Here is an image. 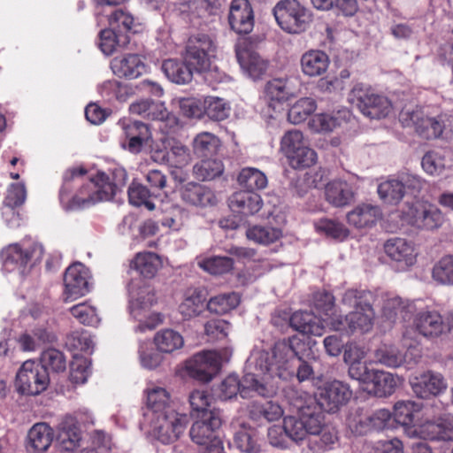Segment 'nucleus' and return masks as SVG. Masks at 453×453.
<instances>
[{
  "mask_svg": "<svg viewBox=\"0 0 453 453\" xmlns=\"http://www.w3.org/2000/svg\"><path fill=\"white\" fill-rule=\"evenodd\" d=\"M288 397L290 404L298 411V418L288 416L283 419V430L288 437L299 442L309 435L319 434L325 427V420L315 399L296 390H290Z\"/></svg>",
  "mask_w": 453,
  "mask_h": 453,
  "instance_id": "obj_3",
  "label": "nucleus"
},
{
  "mask_svg": "<svg viewBox=\"0 0 453 453\" xmlns=\"http://www.w3.org/2000/svg\"><path fill=\"white\" fill-rule=\"evenodd\" d=\"M369 418V413L357 408L349 412L346 419V424L353 434L363 435L371 431V423Z\"/></svg>",
  "mask_w": 453,
  "mask_h": 453,
  "instance_id": "obj_62",
  "label": "nucleus"
},
{
  "mask_svg": "<svg viewBox=\"0 0 453 453\" xmlns=\"http://www.w3.org/2000/svg\"><path fill=\"white\" fill-rule=\"evenodd\" d=\"M162 265L161 257L150 251L137 253L130 262V267L147 279L153 278Z\"/></svg>",
  "mask_w": 453,
  "mask_h": 453,
  "instance_id": "obj_42",
  "label": "nucleus"
},
{
  "mask_svg": "<svg viewBox=\"0 0 453 453\" xmlns=\"http://www.w3.org/2000/svg\"><path fill=\"white\" fill-rule=\"evenodd\" d=\"M230 355L228 349L201 351L185 362L184 370L189 377L209 382L219 372L222 363L229 359Z\"/></svg>",
  "mask_w": 453,
  "mask_h": 453,
  "instance_id": "obj_11",
  "label": "nucleus"
},
{
  "mask_svg": "<svg viewBox=\"0 0 453 453\" xmlns=\"http://www.w3.org/2000/svg\"><path fill=\"white\" fill-rule=\"evenodd\" d=\"M453 153L450 150H437L426 152L421 161L423 170L429 175L439 176L450 167Z\"/></svg>",
  "mask_w": 453,
  "mask_h": 453,
  "instance_id": "obj_39",
  "label": "nucleus"
},
{
  "mask_svg": "<svg viewBox=\"0 0 453 453\" xmlns=\"http://www.w3.org/2000/svg\"><path fill=\"white\" fill-rule=\"evenodd\" d=\"M219 146V139L210 132H201L192 141L193 152L199 157H211L218 151Z\"/></svg>",
  "mask_w": 453,
  "mask_h": 453,
  "instance_id": "obj_49",
  "label": "nucleus"
},
{
  "mask_svg": "<svg viewBox=\"0 0 453 453\" xmlns=\"http://www.w3.org/2000/svg\"><path fill=\"white\" fill-rule=\"evenodd\" d=\"M348 113L346 111H339L336 113L315 114L310 119L308 127L314 133L333 132L342 124Z\"/></svg>",
  "mask_w": 453,
  "mask_h": 453,
  "instance_id": "obj_44",
  "label": "nucleus"
},
{
  "mask_svg": "<svg viewBox=\"0 0 453 453\" xmlns=\"http://www.w3.org/2000/svg\"><path fill=\"white\" fill-rule=\"evenodd\" d=\"M83 440L79 420L73 416L65 417L58 426L57 442L63 451H73L79 448Z\"/></svg>",
  "mask_w": 453,
  "mask_h": 453,
  "instance_id": "obj_27",
  "label": "nucleus"
},
{
  "mask_svg": "<svg viewBox=\"0 0 453 453\" xmlns=\"http://www.w3.org/2000/svg\"><path fill=\"white\" fill-rule=\"evenodd\" d=\"M238 184L246 188V191L264 189L267 186V178L260 170L253 167H245L241 170L237 177Z\"/></svg>",
  "mask_w": 453,
  "mask_h": 453,
  "instance_id": "obj_54",
  "label": "nucleus"
},
{
  "mask_svg": "<svg viewBox=\"0 0 453 453\" xmlns=\"http://www.w3.org/2000/svg\"><path fill=\"white\" fill-rule=\"evenodd\" d=\"M393 415L395 420L404 426L408 436L411 428L418 427L423 423L420 422L423 418L422 404L414 401H398L394 406Z\"/></svg>",
  "mask_w": 453,
  "mask_h": 453,
  "instance_id": "obj_30",
  "label": "nucleus"
},
{
  "mask_svg": "<svg viewBox=\"0 0 453 453\" xmlns=\"http://www.w3.org/2000/svg\"><path fill=\"white\" fill-rule=\"evenodd\" d=\"M197 265L211 275H222L233 270L234 260L220 256L200 257L197 258Z\"/></svg>",
  "mask_w": 453,
  "mask_h": 453,
  "instance_id": "obj_52",
  "label": "nucleus"
},
{
  "mask_svg": "<svg viewBox=\"0 0 453 453\" xmlns=\"http://www.w3.org/2000/svg\"><path fill=\"white\" fill-rule=\"evenodd\" d=\"M111 67L119 77L135 79L146 72V65L137 54L116 57L111 60Z\"/></svg>",
  "mask_w": 453,
  "mask_h": 453,
  "instance_id": "obj_35",
  "label": "nucleus"
},
{
  "mask_svg": "<svg viewBox=\"0 0 453 453\" xmlns=\"http://www.w3.org/2000/svg\"><path fill=\"white\" fill-rule=\"evenodd\" d=\"M85 173L83 167L72 168L65 173V186L59 195L60 203L65 210L86 209L97 203L109 201L127 180V173L122 167L114 168L111 177L103 172H97L95 175L91 174L88 181L82 183L74 196H70L65 188L67 182L82 176Z\"/></svg>",
  "mask_w": 453,
  "mask_h": 453,
  "instance_id": "obj_2",
  "label": "nucleus"
},
{
  "mask_svg": "<svg viewBox=\"0 0 453 453\" xmlns=\"http://www.w3.org/2000/svg\"><path fill=\"white\" fill-rule=\"evenodd\" d=\"M300 70L303 76L317 78L324 75L330 65L329 56L321 50H306L300 57Z\"/></svg>",
  "mask_w": 453,
  "mask_h": 453,
  "instance_id": "obj_28",
  "label": "nucleus"
},
{
  "mask_svg": "<svg viewBox=\"0 0 453 453\" xmlns=\"http://www.w3.org/2000/svg\"><path fill=\"white\" fill-rule=\"evenodd\" d=\"M89 270L81 263H73L65 273L64 299L65 302L76 300L89 292Z\"/></svg>",
  "mask_w": 453,
  "mask_h": 453,
  "instance_id": "obj_16",
  "label": "nucleus"
},
{
  "mask_svg": "<svg viewBox=\"0 0 453 453\" xmlns=\"http://www.w3.org/2000/svg\"><path fill=\"white\" fill-rule=\"evenodd\" d=\"M250 413L255 419L263 418L271 422L280 419L284 412L280 404L273 401H268L264 403H254L250 406Z\"/></svg>",
  "mask_w": 453,
  "mask_h": 453,
  "instance_id": "obj_61",
  "label": "nucleus"
},
{
  "mask_svg": "<svg viewBox=\"0 0 453 453\" xmlns=\"http://www.w3.org/2000/svg\"><path fill=\"white\" fill-rule=\"evenodd\" d=\"M119 125L121 127L125 137L120 142L121 147L132 153L140 152L142 145L151 138L149 127L140 121L122 119Z\"/></svg>",
  "mask_w": 453,
  "mask_h": 453,
  "instance_id": "obj_24",
  "label": "nucleus"
},
{
  "mask_svg": "<svg viewBox=\"0 0 453 453\" xmlns=\"http://www.w3.org/2000/svg\"><path fill=\"white\" fill-rule=\"evenodd\" d=\"M399 119L403 127H413L426 139L437 138L443 132L453 133V116L441 114L431 117L425 109L418 106H405L399 114Z\"/></svg>",
  "mask_w": 453,
  "mask_h": 453,
  "instance_id": "obj_5",
  "label": "nucleus"
},
{
  "mask_svg": "<svg viewBox=\"0 0 453 453\" xmlns=\"http://www.w3.org/2000/svg\"><path fill=\"white\" fill-rule=\"evenodd\" d=\"M372 295L370 291L349 289L342 299V303L354 311L344 319L339 317L332 320L330 326L334 331L352 334L355 332L365 333L372 327L374 311L371 304Z\"/></svg>",
  "mask_w": 453,
  "mask_h": 453,
  "instance_id": "obj_4",
  "label": "nucleus"
},
{
  "mask_svg": "<svg viewBox=\"0 0 453 453\" xmlns=\"http://www.w3.org/2000/svg\"><path fill=\"white\" fill-rule=\"evenodd\" d=\"M165 149V152H156V160L174 168H183L191 163V150L180 141L174 139L169 140Z\"/></svg>",
  "mask_w": 453,
  "mask_h": 453,
  "instance_id": "obj_29",
  "label": "nucleus"
},
{
  "mask_svg": "<svg viewBox=\"0 0 453 453\" xmlns=\"http://www.w3.org/2000/svg\"><path fill=\"white\" fill-rule=\"evenodd\" d=\"M153 342L160 353H173L181 349L184 345L183 336L173 329L158 331L155 334Z\"/></svg>",
  "mask_w": 453,
  "mask_h": 453,
  "instance_id": "obj_48",
  "label": "nucleus"
},
{
  "mask_svg": "<svg viewBox=\"0 0 453 453\" xmlns=\"http://www.w3.org/2000/svg\"><path fill=\"white\" fill-rule=\"evenodd\" d=\"M313 305L316 312L319 315V319L326 323V326H330L332 320H336L337 318H334V298L331 293L321 291L317 292L313 297Z\"/></svg>",
  "mask_w": 453,
  "mask_h": 453,
  "instance_id": "obj_56",
  "label": "nucleus"
},
{
  "mask_svg": "<svg viewBox=\"0 0 453 453\" xmlns=\"http://www.w3.org/2000/svg\"><path fill=\"white\" fill-rule=\"evenodd\" d=\"M222 423L219 410L205 411L196 416V421L190 428V437L197 445H203L208 441L218 437L217 431Z\"/></svg>",
  "mask_w": 453,
  "mask_h": 453,
  "instance_id": "obj_20",
  "label": "nucleus"
},
{
  "mask_svg": "<svg viewBox=\"0 0 453 453\" xmlns=\"http://www.w3.org/2000/svg\"><path fill=\"white\" fill-rule=\"evenodd\" d=\"M282 230L272 226H252L246 231V236L250 241L257 244L269 245L279 241L282 237Z\"/></svg>",
  "mask_w": 453,
  "mask_h": 453,
  "instance_id": "obj_51",
  "label": "nucleus"
},
{
  "mask_svg": "<svg viewBox=\"0 0 453 453\" xmlns=\"http://www.w3.org/2000/svg\"><path fill=\"white\" fill-rule=\"evenodd\" d=\"M233 443L244 453H259L261 451L257 433L250 427H241L234 434Z\"/></svg>",
  "mask_w": 453,
  "mask_h": 453,
  "instance_id": "obj_55",
  "label": "nucleus"
},
{
  "mask_svg": "<svg viewBox=\"0 0 453 453\" xmlns=\"http://www.w3.org/2000/svg\"><path fill=\"white\" fill-rule=\"evenodd\" d=\"M351 397L352 391L348 384L334 380L319 388L318 404L326 411L334 412Z\"/></svg>",
  "mask_w": 453,
  "mask_h": 453,
  "instance_id": "obj_18",
  "label": "nucleus"
},
{
  "mask_svg": "<svg viewBox=\"0 0 453 453\" xmlns=\"http://www.w3.org/2000/svg\"><path fill=\"white\" fill-rule=\"evenodd\" d=\"M386 254L399 270L405 271L417 261L418 251L412 242L403 238H391L384 244Z\"/></svg>",
  "mask_w": 453,
  "mask_h": 453,
  "instance_id": "obj_21",
  "label": "nucleus"
},
{
  "mask_svg": "<svg viewBox=\"0 0 453 453\" xmlns=\"http://www.w3.org/2000/svg\"><path fill=\"white\" fill-rule=\"evenodd\" d=\"M42 254L43 248L40 244L22 246L13 243L2 251L3 264L7 271H17L19 274L24 275L33 262L42 259Z\"/></svg>",
  "mask_w": 453,
  "mask_h": 453,
  "instance_id": "obj_14",
  "label": "nucleus"
},
{
  "mask_svg": "<svg viewBox=\"0 0 453 453\" xmlns=\"http://www.w3.org/2000/svg\"><path fill=\"white\" fill-rule=\"evenodd\" d=\"M162 71L172 82L177 84L188 83L193 76V70L188 64L174 59L164 61Z\"/></svg>",
  "mask_w": 453,
  "mask_h": 453,
  "instance_id": "obj_50",
  "label": "nucleus"
},
{
  "mask_svg": "<svg viewBox=\"0 0 453 453\" xmlns=\"http://www.w3.org/2000/svg\"><path fill=\"white\" fill-rule=\"evenodd\" d=\"M50 382L47 368L40 363L27 360L16 374V390L27 395H36L43 392Z\"/></svg>",
  "mask_w": 453,
  "mask_h": 453,
  "instance_id": "obj_12",
  "label": "nucleus"
},
{
  "mask_svg": "<svg viewBox=\"0 0 453 453\" xmlns=\"http://www.w3.org/2000/svg\"><path fill=\"white\" fill-rule=\"evenodd\" d=\"M326 200L334 207H345L355 199L352 186L345 180H334L325 188Z\"/></svg>",
  "mask_w": 453,
  "mask_h": 453,
  "instance_id": "obj_38",
  "label": "nucleus"
},
{
  "mask_svg": "<svg viewBox=\"0 0 453 453\" xmlns=\"http://www.w3.org/2000/svg\"><path fill=\"white\" fill-rule=\"evenodd\" d=\"M416 310L417 305L414 302L404 301L399 296H391L384 301L382 315L386 319L395 322L399 317L405 319Z\"/></svg>",
  "mask_w": 453,
  "mask_h": 453,
  "instance_id": "obj_45",
  "label": "nucleus"
},
{
  "mask_svg": "<svg viewBox=\"0 0 453 453\" xmlns=\"http://www.w3.org/2000/svg\"><path fill=\"white\" fill-rule=\"evenodd\" d=\"M349 102L365 117L380 119L393 111L392 102L384 95L375 93L364 84H357L348 96Z\"/></svg>",
  "mask_w": 453,
  "mask_h": 453,
  "instance_id": "obj_8",
  "label": "nucleus"
},
{
  "mask_svg": "<svg viewBox=\"0 0 453 453\" xmlns=\"http://www.w3.org/2000/svg\"><path fill=\"white\" fill-rule=\"evenodd\" d=\"M147 412L146 418L174 409L170 392L164 387L150 384L145 389Z\"/></svg>",
  "mask_w": 453,
  "mask_h": 453,
  "instance_id": "obj_33",
  "label": "nucleus"
},
{
  "mask_svg": "<svg viewBox=\"0 0 453 453\" xmlns=\"http://www.w3.org/2000/svg\"><path fill=\"white\" fill-rule=\"evenodd\" d=\"M27 448L35 452L46 451L53 440V430L46 423H36L29 430Z\"/></svg>",
  "mask_w": 453,
  "mask_h": 453,
  "instance_id": "obj_43",
  "label": "nucleus"
},
{
  "mask_svg": "<svg viewBox=\"0 0 453 453\" xmlns=\"http://www.w3.org/2000/svg\"><path fill=\"white\" fill-rule=\"evenodd\" d=\"M150 436L163 444L176 441L184 433L188 424L186 414L175 409H167L165 412L147 418Z\"/></svg>",
  "mask_w": 453,
  "mask_h": 453,
  "instance_id": "obj_7",
  "label": "nucleus"
},
{
  "mask_svg": "<svg viewBox=\"0 0 453 453\" xmlns=\"http://www.w3.org/2000/svg\"><path fill=\"white\" fill-rule=\"evenodd\" d=\"M400 381L399 377L394 374L380 370H374L369 383L372 384L371 390L379 397H383L392 395Z\"/></svg>",
  "mask_w": 453,
  "mask_h": 453,
  "instance_id": "obj_46",
  "label": "nucleus"
},
{
  "mask_svg": "<svg viewBox=\"0 0 453 453\" xmlns=\"http://www.w3.org/2000/svg\"><path fill=\"white\" fill-rule=\"evenodd\" d=\"M181 200L194 206L205 207L216 203V196L214 193L207 187L188 182L183 185L180 190Z\"/></svg>",
  "mask_w": 453,
  "mask_h": 453,
  "instance_id": "obj_37",
  "label": "nucleus"
},
{
  "mask_svg": "<svg viewBox=\"0 0 453 453\" xmlns=\"http://www.w3.org/2000/svg\"><path fill=\"white\" fill-rule=\"evenodd\" d=\"M236 57L242 71L252 79L260 78L267 69V63L252 50L246 40L235 47Z\"/></svg>",
  "mask_w": 453,
  "mask_h": 453,
  "instance_id": "obj_25",
  "label": "nucleus"
},
{
  "mask_svg": "<svg viewBox=\"0 0 453 453\" xmlns=\"http://www.w3.org/2000/svg\"><path fill=\"white\" fill-rule=\"evenodd\" d=\"M403 219L406 223L418 228L432 230L442 224L443 214L435 205L417 201L406 204V209L403 211Z\"/></svg>",
  "mask_w": 453,
  "mask_h": 453,
  "instance_id": "obj_15",
  "label": "nucleus"
},
{
  "mask_svg": "<svg viewBox=\"0 0 453 453\" xmlns=\"http://www.w3.org/2000/svg\"><path fill=\"white\" fill-rule=\"evenodd\" d=\"M27 197L25 185L22 183L11 184L4 201L3 216L11 226L19 225V214L14 211L16 207L24 203Z\"/></svg>",
  "mask_w": 453,
  "mask_h": 453,
  "instance_id": "obj_36",
  "label": "nucleus"
},
{
  "mask_svg": "<svg viewBox=\"0 0 453 453\" xmlns=\"http://www.w3.org/2000/svg\"><path fill=\"white\" fill-rule=\"evenodd\" d=\"M228 23L232 30L240 35L250 34L254 27L255 19L249 0H232L229 4Z\"/></svg>",
  "mask_w": 453,
  "mask_h": 453,
  "instance_id": "obj_23",
  "label": "nucleus"
},
{
  "mask_svg": "<svg viewBox=\"0 0 453 453\" xmlns=\"http://www.w3.org/2000/svg\"><path fill=\"white\" fill-rule=\"evenodd\" d=\"M378 194L386 203H398L404 196V190L398 176L381 182L378 186Z\"/></svg>",
  "mask_w": 453,
  "mask_h": 453,
  "instance_id": "obj_58",
  "label": "nucleus"
},
{
  "mask_svg": "<svg viewBox=\"0 0 453 453\" xmlns=\"http://www.w3.org/2000/svg\"><path fill=\"white\" fill-rule=\"evenodd\" d=\"M414 313L412 325L406 326L403 331V341L406 345L410 341L416 348L419 336L434 339L453 328V316L450 321H447L435 310L417 309Z\"/></svg>",
  "mask_w": 453,
  "mask_h": 453,
  "instance_id": "obj_6",
  "label": "nucleus"
},
{
  "mask_svg": "<svg viewBox=\"0 0 453 453\" xmlns=\"http://www.w3.org/2000/svg\"><path fill=\"white\" fill-rule=\"evenodd\" d=\"M230 105L222 98L209 96L204 99L203 113L211 119L223 120L230 114Z\"/></svg>",
  "mask_w": 453,
  "mask_h": 453,
  "instance_id": "obj_64",
  "label": "nucleus"
},
{
  "mask_svg": "<svg viewBox=\"0 0 453 453\" xmlns=\"http://www.w3.org/2000/svg\"><path fill=\"white\" fill-rule=\"evenodd\" d=\"M273 15L280 28L289 34H300L312 21L311 11L297 0H280L273 8Z\"/></svg>",
  "mask_w": 453,
  "mask_h": 453,
  "instance_id": "obj_9",
  "label": "nucleus"
},
{
  "mask_svg": "<svg viewBox=\"0 0 453 453\" xmlns=\"http://www.w3.org/2000/svg\"><path fill=\"white\" fill-rule=\"evenodd\" d=\"M289 321L295 330L315 336H320L326 326L314 312L308 311H296Z\"/></svg>",
  "mask_w": 453,
  "mask_h": 453,
  "instance_id": "obj_40",
  "label": "nucleus"
},
{
  "mask_svg": "<svg viewBox=\"0 0 453 453\" xmlns=\"http://www.w3.org/2000/svg\"><path fill=\"white\" fill-rule=\"evenodd\" d=\"M239 303L240 296L235 292H229L211 297L207 303V308L211 312L226 314L235 309Z\"/></svg>",
  "mask_w": 453,
  "mask_h": 453,
  "instance_id": "obj_59",
  "label": "nucleus"
},
{
  "mask_svg": "<svg viewBox=\"0 0 453 453\" xmlns=\"http://www.w3.org/2000/svg\"><path fill=\"white\" fill-rule=\"evenodd\" d=\"M414 394L420 398H429L442 394L448 383L442 374L434 371H426L411 380Z\"/></svg>",
  "mask_w": 453,
  "mask_h": 453,
  "instance_id": "obj_22",
  "label": "nucleus"
},
{
  "mask_svg": "<svg viewBox=\"0 0 453 453\" xmlns=\"http://www.w3.org/2000/svg\"><path fill=\"white\" fill-rule=\"evenodd\" d=\"M409 436L430 441H451L453 440V416L445 414L435 422L426 421L418 427L411 428Z\"/></svg>",
  "mask_w": 453,
  "mask_h": 453,
  "instance_id": "obj_19",
  "label": "nucleus"
},
{
  "mask_svg": "<svg viewBox=\"0 0 453 453\" xmlns=\"http://www.w3.org/2000/svg\"><path fill=\"white\" fill-rule=\"evenodd\" d=\"M295 95L296 88L293 86V80L289 77L270 80L265 86V96L273 108L281 105Z\"/></svg>",
  "mask_w": 453,
  "mask_h": 453,
  "instance_id": "obj_32",
  "label": "nucleus"
},
{
  "mask_svg": "<svg viewBox=\"0 0 453 453\" xmlns=\"http://www.w3.org/2000/svg\"><path fill=\"white\" fill-rule=\"evenodd\" d=\"M317 109L316 101L311 97H302L288 109V120L294 125L304 122Z\"/></svg>",
  "mask_w": 453,
  "mask_h": 453,
  "instance_id": "obj_53",
  "label": "nucleus"
},
{
  "mask_svg": "<svg viewBox=\"0 0 453 453\" xmlns=\"http://www.w3.org/2000/svg\"><path fill=\"white\" fill-rule=\"evenodd\" d=\"M317 232L327 237L344 240L349 234V229L341 222L330 219H321L315 223Z\"/></svg>",
  "mask_w": 453,
  "mask_h": 453,
  "instance_id": "obj_63",
  "label": "nucleus"
},
{
  "mask_svg": "<svg viewBox=\"0 0 453 453\" xmlns=\"http://www.w3.org/2000/svg\"><path fill=\"white\" fill-rule=\"evenodd\" d=\"M128 293L129 312L133 318H140L156 303L153 288L143 282H131Z\"/></svg>",
  "mask_w": 453,
  "mask_h": 453,
  "instance_id": "obj_26",
  "label": "nucleus"
},
{
  "mask_svg": "<svg viewBox=\"0 0 453 453\" xmlns=\"http://www.w3.org/2000/svg\"><path fill=\"white\" fill-rule=\"evenodd\" d=\"M230 209L243 216H250L258 212L263 206V200L256 192L238 191L234 193L228 200Z\"/></svg>",
  "mask_w": 453,
  "mask_h": 453,
  "instance_id": "obj_34",
  "label": "nucleus"
},
{
  "mask_svg": "<svg viewBox=\"0 0 453 453\" xmlns=\"http://www.w3.org/2000/svg\"><path fill=\"white\" fill-rule=\"evenodd\" d=\"M128 41L127 35H120L109 27V28L100 31L98 46L104 54L111 55L119 47L127 44Z\"/></svg>",
  "mask_w": 453,
  "mask_h": 453,
  "instance_id": "obj_57",
  "label": "nucleus"
},
{
  "mask_svg": "<svg viewBox=\"0 0 453 453\" xmlns=\"http://www.w3.org/2000/svg\"><path fill=\"white\" fill-rule=\"evenodd\" d=\"M382 217L379 206L363 203L346 214L348 224L357 229L370 228L374 226Z\"/></svg>",
  "mask_w": 453,
  "mask_h": 453,
  "instance_id": "obj_31",
  "label": "nucleus"
},
{
  "mask_svg": "<svg viewBox=\"0 0 453 453\" xmlns=\"http://www.w3.org/2000/svg\"><path fill=\"white\" fill-rule=\"evenodd\" d=\"M280 151L296 169L310 167L317 161L316 151L310 147L303 132L297 129H291L283 134Z\"/></svg>",
  "mask_w": 453,
  "mask_h": 453,
  "instance_id": "obj_10",
  "label": "nucleus"
},
{
  "mask_svg": "<svg viewBox=\"0 0 453 453\" xmlns=\"http://www.w3.org/2000/svg\"><path fill=\"white\" fill-rule=\"evenodd\" d=\"M202 291L198 288H188L184 293L183 300L179 305V312L183 319H190L198 316L203 309Z\"/></svg>",
  "mask_w": 453,
  "mask_h": 453,
  "instance_id": "obj_47",
  "label": "nucleus"
},
{
  "mask_svg": "<svg viewBox=\"0 0 453 453\" xmlns=\"http://www.w3.org/2000/svg\"><path fill=\"white\" fill-rule=\"evenodd\" d=\"M216 43L209 35L197 33L190 36L188 46L186 63L193 72L198 73L209 70L215 58Z\"/></svg>",
  "mask_w": 453,
  "mask_h": 453,
  "instance_id": "obj_13",
  "label": "nucleus"
},
{
  "mask_svg": "<svg viewBox=\"0 0 453 453\" xmlns=\"http://www.w3.org/2000/svg\"><path fill=\"white\" fill-rule=\"evenodd\" d=\"M138 359L141 366L146 370H155L163 362L160 352L156 351L149 341H142L138 346Z\"/></svg>",
  "mask_w": 453,
  "mask_h": 453,
  "instance_id": "obj_60",
  "label": "nucleus"
},
{
  "mask_svg": "<svg viewBox=\"0 0 453 453\" xmlns=\"http://www.w3.org/2000/svg\"><path fill=\"white\" fill-rule=\"evenodd\" d=\"M295 353L292 348L284 342L274 344L272 353L261 349L252 351L247 361V372L242 381L235 375L226 377L219 386V397L228 400L238 393L242 397L250 396L254 391L262 396H273L276 394L277 385L267 380L275 372L280 377L286 378L289 374L290 363Z\"/></svg>",
  "mask_w": 453,
  "mask_h": 453,
  "instance_id": "obj_1",
  "label": "nucleus"
},
{
  "mask_svg": "<svg viewBox=\"0 0 453 453\" xmlns=\"http://www.w3.org/2000/svg\"><path fill=\"white\" fill-rule=\"evenodd\" d=\"M403 345L407 349L403 354L397 347L392 344H381L374 351L375 361L389 368H397L405 364L417 363L421 357L419 349L408 341V345L402 340Z\"/></svg>",
  "mask_w": 453,
  "mask_h": 453,
  "instance_id": "obj_17",
  "label": "nucleus"
},
{
  "mask_svg": "<svg viewBox=\"0 0 453 453\" xmlns=\"http://www.w3.org/2000/svg\"><path fill=\"white\" fill-rule=\"evenodd\" d=\"M100 19H102L100 26L108 25L120 35H127L130 31L135 32L134 17L122 9H111L108 13L100 14Z\"/></svg>",
  "mask_w": 453,
  "mask_h": 453,
  "instance_id": "obj_41",
  "label": "nucleus"
}]
</instances>
